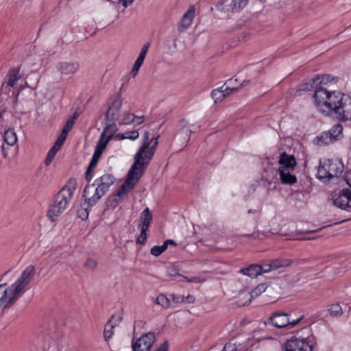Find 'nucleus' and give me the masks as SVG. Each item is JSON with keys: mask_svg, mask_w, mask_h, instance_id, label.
Wrapping results in <instances>:
<instances>
[{"mask_svg": "<svg viewBox=\"0 0 351 351\" xmlns=\"http://www.w3.org/2000/svg\"><path fill=\"white\" fill-rule=\"evenodd\" d=\"M80 68L78 62H60L56 65V69L62 75L75 73Z\"/></svg>", "mask_w": 351, "mask_h": 351, "instance_id": "16", "label": "nucleus"}, {"mask_svg": "<svg viewBox=\"0 0 351 351\" xmlns=\"http://www.w3.org/2000/svg\"><path fill=\"white\" fill-rule=\"evenodd\" d=\"M9 292V288L5 289L3 291V294L0 298V304L1 305L6 300Z\"/></svg>", "mask_w": 351, "mask_h": 351, "instance_id": "54", "label": "nucleus"}, {"mask_svg": "<svg viewBox=\"0 0 351 351\" xmlns=\"http://www.w3.org/2000/svg\"><path fill=\"white\" fill-rule=\"evenodd\" d=\"M195 15V9L193 6H191L186 12L184 14L180 22L179 30L181 31L180 27H181L183 29H187L192 23L193 19Z\"/></svg>", "mask_w": 351, "mask_h": 351, "instance_id": "21", "label": "nucleus"}, {"mask_svg": "<svg viewBox=\"0 0 351 351\" xmlns=\"http://www.w3.org/2000/svg\"><path fill=\"white\" fill-rule=\"evenodd\" d=\"M147 228H141V233L140 234L138 235V237H137V239H136V243L137 244H140V245H144L145 241H146V239H147Z\"/></svg>", "mask_w": 351, "mask_h": 351, "instance_id": "41", "label": "nucleus"}, {"mask_svg": "<svg viewBox=\"0 0 351 351\" xmlns=\"http://www.w3.org/2000/svg\"><path fill=\"white\" fill-rule=\"evenodd\" d=\"M167 249V247L166 245V243H163V244L162 245H155L153 247H152V249L150 250V253L152 255H153L154 256H159Z\"/></svg>", "mask_w": 351, "mask_h": 351, "instance_id": "39", "label": "nucleus"}, {"mask_svg": "<svg viewBox=\"0 0 351 351\" xmlns=\"http://www.w3.org/2000/svg\"><path fill=\"white\" fill-rule=\"evenodd\" d=\"M133 114L132 113H124L123 118L121 119V121L119 122L120 125H128L132 123L133 121Z\"/></svg>", "mask_w": 351, "mask_h": 351, "instance_id": "43", "label": "nucleus"}, {"mask_svg": "<svg viewBox=\"0 0 351 351\" xmlns=\"http://www.w3.org/2000/svg\"><path fill=\"white\" fill-rule=\"evenodd\" d=\"M93 169H90L88 167H87V169L85 172V179L88 182H89L93 178Z\"/></svg>", "mask_w": 351, "mask_h": 351, "instance_id": "52", "label": "nucleus"}, {"mask_svg": "<svg viewBox=\"0 0 351 351\" xmlns=\"http://www.w3.org/2000/svg\"><path fill=\"white\" fill-rule=\"evenodd\" d=\"M220 88H222V90L223 91V93H224V98L230 95L233 93H236L239 90V87H230L226 85L221 86Z\"/></svg>", "mask_w": 351, "mask_h": 351, "instance_id": "42", "label": "nucleus"}, {"mask_svg": "<svg viewBox=\"0 0 351 351\" xmlns=\"http://www.w3.org/2000/svg\"><path fill=\"white\" fill-rule=\"evenodd\" d=\"M318 86V84L313 82V78L308 82L302 84L296 92L299 91H310L312 89H315Z\"/></svg>", "mask_w": 351, "mask_h": 351, "instance_id": "38", "label": "nucleus"}, {"mask_svg": "<svg viewBox=\"0 0 351 351\" xmlns=\"http://www.w3.org/2000/svg\"><path fill=\"white\" fill-rule=\"evenodd\" d=\"M126 134H127V136H126L127 139H130L132 141L136 140L139 136V133H138V130H132V131L126 132Z\"/></svg>", "mask_w": 351, "mask_h": 351, "instance_id": "45", "label": "nucleus"}, {"mask_svg": "<svg viewBox=\"0 0 351 351\" xmlns=\"http://www.w3.org/2000/svg\"><path fill=\"white\" fill-rule=\"evenodd\" d=\"M103 152L104 151L101 150V149L95 148L93 157L95 159L99 160Z\"/></svg>", "mask_w": 351, "mask_h": 351, "instance_id": "56", "label": "nucleus"}, {"mask_svg": "<svg viewBox=\"0 0 351 351\" xmlns=\"http://www.w3.org/2000/svg\"><path fill=\"white\" fill-rule=\"evenodd\" d=\"M99 160L92 157L88 167L90 169H93L97 165Z\"/></svg>", "mask_w": 351, "mask_h": 351, "instance_id": "55", "label": "nucleus"}, {"mask_svg": "<svg viewBox=\"0 0 351 351\" xmlns=\"http://www.w3.org/2000/svg\"><path fill=\"white\" fill-rule=\"evenodd\" d=\"M278 163L280 165V167L278 169H293L296 165V160L293 155H288L286 152H282L280 154Z\"/></svg>", "mask_w": 351, "mask_h": 351, "instance_id": "17", "label": "nucleus"}, {"mask_svg": "<svg viewBox=\"0 0 351 351\" xmlns=\"http://www.w3.org/2000/svg\"><path fill=\"white\" fill-rule=\"evenodd\" d=\"M278 171L282 183L285 184H293L297 182L296 176L291 174L289 169H278Z\"/></svg>", "mask_w": 351, "mask_h": 351, "instance_id": "22", "label": "nucleus"}, {"mask_svg": "<svg viewBox=\"0 0 351 351\" xmlns=\"http://www.w3.org/2000/svg\"><path fill=\"white\" fill-rule=\"evenodd\" d=\"M291 264V261L289 259H274L271 260L269 263H265L262 265H259V267L261 270V274H263L264 273H267L281 267H288Z\"/></svg>", "mask_w": 351, "mask_h": 351, "instance_id": "13", "label": "nucleus"}, {"mask_svg": "<svg viewBox=\"0 0 351 351\" xmlns=\"http://www.w3.org/2000/svg\"><path fill=\"white\" fill-rule=\"evenodd\" d=\"M111 123H106V126L104 128L102 132L106 134L109 133V136L112 137L113 134L118 130L117 125L114 123V121H111Z\"/></svg>", "mask_w": 351, "mask_h": 351, "instance_id": "40", "label": "nucleus"}, {"mask_svg": "<svg viewBox=\"0 0 351 351\" xmlns=\"http://www.w3.org/2000/svg\"><path fill=\"white\" fill-rule=\"evenodd\" d=\"M77 181L70 178L66 184L59 190L50 204L47 216L52 222L56 221L60 215L66 209L76 190Z\"/></svg>", "mask_w": 351, "mask_h": 351, "instance_id": "2", "label": "nucleus"}, {"mask_svg": "<svg viewBox=\"0 0 351 351\" xmlns=\"http://www.w3.org/2000/svg\"><path fill=\"white\" fill-rule=\"evenodd\" d=\"M121 198L118 196L116 193L110 195L108 197L106 202L107 209L115 208L121 203Z\"/></svg>", "mask_w": 351, "mask_h": 351, "instance_id": "27", "label": "nucleus"}, {"mask_svg": "<svg viewBox=\"0 0 351 351\" xmlns=\"http://www.w3.org/2000/svg\"><path fill=\"white\" fill-rule=\"evenodd\" d=\"M249 0H232L230 8H232V12L240 11L246 6Z\"/></svg>", "mask_w": 351, "mask_h": 351, "instance_id": "31", "label": "nucleus"}, {"mask_svg": "<svg viewBox=\"0 0 351 351\" xmlns=\"http://www.w3.org/2000/svg\"><path fill=\"white\" fill-rule=\"evenodd\" d=\"M127 134H126V132L125 133H119L116 135V138L118 139V140H123V139H127Z\"/></svg>", "mask_w": 351, "mask_h": 351, "instance_id": "61", "label": "nucleus"}, {"mask_svg": "<svg viewBox=\"0 0 351 351\" xmlns=\"http://www.w3.org/2000/svg\"><path fill=\"white\" fill-rule=\"evenodd\" d=\"M74 123L75 122L73 119H68L63 128L70 131L72 129Z\"/></svg>", "mask_w": 351, "mask_h": 351, "instance_id": "50", "label": "nucleus"}, {"mask_svg": "<svg viewBox=\"0 0 351 351\" xmlns=\"http://www.w3.org/2000/svg\"><path fill=\"white\" fill-rule=\"evenodd\" d=\"M239 272L251 278L257 277L261 274L258 264H252L248 267L241 268Z\"/></svg>", "mask_w": 351, "mask_h": 351, "instance_id": "23", "label": "nucleus"}, {"mask_svg": "<svg viewBox=\"0 0 351 351\" xmlns=\"http://www.w3.org/2000/svg\"><path fill=\"white\" fill-rule=\"evenodd\" d=\"M334 136H331L330 132L328 131L322 132L314 139V143L318 146H325L334 143Z\"/></svg>", "mask_w": 351, "mask_h": 351, "instance_id": "20", "label": "nucleus"}, {"mask_svg": "<svg viewBox=\"0 0 351 351\" xmlns=\"http://www.w3.org/2000/svg\"><path fill=\"white\" fill-rule=\"evenodd\" d=\"M195 301V298L191 295H188L185 297V302L184 303H193Z\"/></svg>", "mask_w": 351, "mask_h": 351, "instance_id": "60", "label": "nucleus"}, {"mask_svg": "<svg viewBox=\"0 0 351 351\" xmlns=\"http://www.w3.org/2000/svg\"><path fill=\"white\" fill-rule=\"evenodd\" d=\"M158 136H157L156 137L152 138V139L150 140V145H149L148 149L146 150V152L144 154V156H143V160L141 162L140 167H141L142 168H143L145 170L148 167V166L150 163V161L152 159V158L155 154V152L156 150V147L158 145Z\"/></svg>", "mask_w": 351, "mask_h": 351, "instance_id": "15", "label": "nucleus"}, {"mask_svg": "<svg viewBox=\"0 0 351 351\" xmlns=\"http://www.w3.org/2000/svg\"><path fill=\"white\" fill-rule=\"evenodd\" d=\"M267 286L266 283H261L256 287H255L250 293V296L252 298H257L263 292L265 291Z\"/></svg>", "mask_w": 351, "mask_h": 351, "instance_id": "37", "label": "nucleus"}, {"mask_svg": "<svg viewBox=\"0 0 351 351\" xmlns=\"http://www.w3.org/2000/svg\"><path fill=\"white\" fill-rule=\"evenodd\" d=\"M35 267L34 265H29L23 271L18 280L12 285V287H16L19 286L21 291L24 292L25 291V287L31 282L35 275Z\"/></svg>", "mask_w": 351, "mask_h": 351, "instance_id": "9", "label": "nucleus"}, {"mask_svg": "<svg viewBox=\"0 0 351 351\" xmlns=\"http://www.w3.org/2000/svg\"><path fill=\"white\" fill-rule=\"evenodd\" d=\"M133 121H132V123L134 125H140L142 123L144 122L145 121V119H144V117L143 116H136L133 114Z\"/></svg>", "mask_w": 351, "mask_h": 351, "instance_id": "49", "label": "nucleus"}, {"mask_svg": "<svg viewBox=\"0 0 351 351\" xmlns=\"http://www.w3.org/2000/svg\"><path fill=\"white\" fill-rule=\"evenodd\" d=\"M187 282H199L201 281L200 278L197 276H193L191 278L184 277Z\"/></svg>", "mask_w": 351, "mask_h": 351, "instance_id": "57", "label": "nucleus"}, {"mask_svg": "<svg viewBox=\"0 0 351 351\" xmlns=\"http://www.w3.org/2000/svg\"><path fill=\"white\" fill-rule=\"evenodd\" d=\"M164 243H166V245H167V247H168L169 245H172L173 246H176L177 245V243H176V241L174 240H173V239H167V240L164 241Z\"/></svg>", "mask_w": 351, "mask_h": 351, "instance_id": "63", "label": "nucleus"}, {"mask_svg": "<svg viewBox=\"0 0 351 351\" xmlns=\"http://www.w3.org/2000/svg\"><path fill=\"white\" fill-rule=\"evenodd\" d=\"M122 3V5L124 8H127L128 5L132 4L134 2V0H119Z\"/></svg>", "mask_w": 351, "mask_h": 351, "instance_id": "59", "label": "nucleus"}, {"mask_svg": "<svg viewBox=\"0 0 351 351\" xmlns=\"http://www.w3.org/2000/svg\"><path fill=\"white\" fill-rule=\"evenodd\" d=\"M111 139V136H106V134L104 132L101 133L100 136V138L98 141L96 147L98 149H101V150L104 151L107 146L108 141Z\"/></svg>", "mask_w": 351, "mask_h": 351, "instance_id": "34", "label": "nucleus"}, {"mask_svg": "<svg viewBox=\"0 0 351 351\" xmlns=\"http://www.w3.org/2000/svg\"><path fill=\"white\" fill-rule=\"evenodd\" d=\"M141 218L143 219L141 228H149L150 223L152 220V215L148 208H146L141 214Z\"/></svg>", "mask_w": 351, "mask_h": 351, "instance_id": "29", "label": "nucleus"}, {"mask_svg": "<svg viewBox=\"0 0 351 351\" xmlns=\"http://www.w3.org/2000/svg\"><path fill=\"white\" fill-rule=\"evenodd\" d=\"M21 65H19L17 67L11 68L7 75V81L3 82L1 84V91L9 93L11 88L14 87L16 82L21 78L19 71L21 70Z\"/></svg>", "mask_w": 351, "mask_h": 351, "instance_id": "10", "label": "nucleus"}, {"mask_svg": "<svg viewBox=\"0 0 351 351\" xmlns=\"http://www.w3.org/2000/svg\"><path fill=\"white\" fill-rule=\"evenodd\" d=\"M123 319L122 311L117 314H114L111 316L110 319L107 323V327H110L113 329L116 325H117Z\"/></svg>", "mask_w": 351, "mask_h": 351, "instance_id": "30", "label": "nucleus"}, {"mask_svg": "<svg viewBox=\"0 0 351 351\" xmlns=\"http://www.w3.org/2000/svg\"><path fill=\"white\" fill-rule=\"evenodd\" d=\"M21 289L19 288V286L16 287H12L11 285L9 287L8 295H11V296L8 298L7 302L3 306V310L10 308L19 299V298L23 293Z\"/></svg>", "mask_w": 351, "mask_h": 351, "instance_id": "18", "label": "nucleus"}, {"mask_svg": "<svg viewBox=\"0 0 351 351\" xmlns=\"http://www.w3.org/2000/svg\"><path fill=\"white\" fill-rule=\"evenodd\" d=\"M223 91L222 90V88H217L215 89H213L210 93V96L212 99L214 100L215 103L221 102L222 101L224 98V93H223Z\"/></svg>", "mask_w": 351, "mask_h": 351, "instance_id": "32", "label": "nucleus"}, {"mask_svg": "<svg viewBox=\"0 0 351 351\" xmlns=\"http://www.w3.org/2000/svg\"><path fill=\"white\" fill-rule=\"evenodd\" d=\"M4 141L8 145H14L17 142L16 134L13 128H9L5 131L3 135Z\"/></svg>", "mask_w": 351, "mask_h": 351, "instance_id": "25", "label": "nucleus"}, {"mask_svg": "<svg viewBox=\"0 0 351 351\" xmlns=\"http://www.w3.org/2000/svg\"><path fill=\"white\" fill-rule=\"evenodd\" d=\"M328 132H330L331 136H334V141L341 139L343 137V126L341 123H338L332 125L330 130Z\"/></svg>", "mask_w": 351, "mask_h": 351, "instance_id": "28", "label": "nucleus"}, {"mask_svg": "<svg viewBox=\"0 0 351 351\" xmlns=\"http://www.w3.org/2000/svg\"><path fill=\"white\" fill-rule=\"evenodd\" d=\"M237 348L235 344L231 343H227L225 344L221 351H237Z\"/></svg>", "mask_w": 351, "mask_h": 351, "instance_id": "48", "label": "nucleus"}, {"mask_svg": "<svg viewBox=\"0 0 351 351\" xmlns=\"http://www.w3.org/2000/svg\"><path fill=\"white\" fill-rule=\"evenodd\" d=\"M285 351H313V344L308 338L293 336L285 343Z\"/></svg>", "mask_w": 351, "mask_h": 351, "instance_id": "6", "label": "nucleus"}, {"mask_svg": "<svg viewBox=\"0 0 351 351\" xmlns=\"http://www.w3.org/2000/svg\"><path fill=\"white\" fill-rule=\"evenodd\" d=\"M155 302L156 304L162 306L165 308H168L171 304L170 300L162 293L158 295Z\"/></svg>", "mask_w": 351, "mask_h": 351, "instance_id": "36", "label": "nucleus"}, {"mask_svg": "<svg viewBox=\"0 0 351 351\" xmlns=\"http://www.w3.org/2000/svg\"><path fill=\"white\" fill-rule=\"evenodd\" d=\"M324 164L328 173L330 174L331 179L339 178L341 176L344 169V165L341 160L327 159L324 162Z\"/></svg>", "mask_w": 351, "mask_h": 351, "instance_id": "12", "label": "nucleus"}, {"mask_svg": "<svg viewBox=\"0 0 351 351\" xmlns=\"http://www.w3.org/2000/svg\"><path fill=\"white\" fill-rule=\"evenodd\" d=\"M116 178L110 173H105L95 180L93 184L86 185L82 197L90 196V205H95L98 201L109 191L110 187L115 182Z\"/></svg>", "mask_w": 351, "mask_h": 351, "instance_id": "3", "label": "nucleus"}, {"mask_svg": "<svg viewBox=\"0 0 351 351\" xmlns=\"http://www.w3.org/2000/svg\"><path fill=\"white\" fill-rule=\"evenodd\" d=\"M315 104L322 114L339 121L351 119V97L341 92H329L323 86H317L313 94Z\"/></svg>", "mask_w": 351, "mask_h": 351, "instance_id": "1", "label": "nucleus"}, {"mask_svg": "<svg viewBox=\"0 0 351 351\" xmlns=\"http://www.w3.org/2000/svg\"><path fill=\"white\" fill-rule=\"evenodd\" d=\"M303 318L304 316L302 315L296 319H291L289 314L281 311H276L272 313L267 319V323L278 328L287 326L292 328L300 323Z\"/></svg>", "mask_w": 351, "mask_h": 351, "instance_id": "5", "label": "nucleus"}, {"mask_svg": "<svg viewBox=\"0 0 351 351\" xmlns=\"http://www.w3.org/2000/svg\"><path fill=\"white\" fill-rule=\"evenodd\" d=\"M328 311L330 316L335 317H340L343 313L341 306L339 304H331Z\"/></svg>", "mask_w": 351, "mask_h": 351, "instance_id": "35", "label": "nucleus"}, {"mask_svg": "<svg viewBox=\"0 0 351 351\" xmlns=\"http://www.w3.org/2000/svg\"><path fill=\"white\" fill-rule=\"evenodd\" d=\"M155 340L154 332H149L145 333L135 341H132V351H151Z\"/></svg>", "mask_w": 351, "mask_h": 351, "instance_id": "8", "label": "nucleus"}, {"mask_svg": "<svg viewBox=\"0 0 351 351\" xmlns=\"http://www.w3.org/2000/svg\"><path fill=\"white\" fill-rule=\"evenodd\" d=\"M169 342L165 340L160 346L157 348V351H168Z\"/></svg>", "mask_w": 351, "mask_h": 351, "instance_id": "53", "label": "nucleus"}, {"mask_svg": "<svg viewBox=\"0 0 351 351\" xmlns=\"http://www.w3.org/2000/svg\"><path fill=\"white\" fill-rule=\"evenodd\" d=\"M317 178L322 181L323 182H328L331 180L330 174H328L326 168L324 167V164L321 162L319 160V165L317 169Z\"/></svg>", "mask_w": 351, "mask_h": 351, "instance_id": "24", "label": "nucleus"}, {"mask_svg": "<svg viewBox=\"0 0 351 351\" xmlns=\"http://www.w3.org/2000/svg\"><path fill=\"white\" fill-rule=\"evenodd\" d=\"M55 156L56 155H53L51 152H48V153L47 154V156L45 158V165H49L52 162V160H53Z\"/></svg>", "mask_w": 351, "mask_h": 351, "instance_id": "51", "label": "nucleus"}, {"mask_svg": "<svg viewBox=\"0 0 351 351\" xmlns=\"http://www.w3.org/2000/svg\"><path fill=\"white\" fill-rule=\"evenodd\" d=\"M228 0H215V8L221 12H230L232 8H230V4H226Z\"/></svg>", "mask_w": 351, "mask_h": 351, "instance_id": "33", "label": "nucleus"}, {"mask_svg": "<svg viewBox=\"0 0 351 351\" xmlns=\"http://www.w3.org/2000/svg\"><path fill=\"white\" fill-rule=\"evenodd\" d=\"M90 197V195L88 197H83V198H84V202L80 204V207L77 210V217L82 220H86L88 219L90 210L94 206L89 204L88 199Z\"/></svg>", "mask_w": 351, "mask_h": 351, "instance_id": "19", "label": "nucleus"}, {"mask_svg": "<svg viewBox=\"0 0 351 351\" xmlns=\"http://www.w3.org/2000/svg\"><path fill=\"white\" fill-rule=\"evenodd\" d=\"M63 142L60 140H59L58 138L56 140L54 144H53V146L57 147L58 149H60L62 145H63Z\"/></svg>", "mask_w": 351, "mask_h": 351, "instance_id": "62", "label": "nucleus"}, {"mask_svg": "<svg viewBox=\"0 0 351 351\" xmlns=\"http://www.w3.org/2000/svg\"><path fill=\"white\" fill-rule=\"evenodd\" d=\"M237 81H238L237 78H235L234 80H233L232 78H230V79L228 80L225 82L224 85L228 86H230V87H234L233 86H234V82H237Z\"/></svg>", "mask_w": 351, "mask_h": 351, "instance_id": "58", "label": "nucleus"}, {"mask_svg": "<svg viewBox=\"0 0 351 351\" xmlns=\"http://www.w3.org/2000/svg\"><path fill=\"white\" fill-rule=\"evenodd\" d=\"M150 46L149 43H146L142 47L141 51L142 52L147 53L149 47Z\"/></svg>", "mask_w": 351, "mask_h": 351, "instance_id": "64", "label": "nucleus"}, {"mask_svg": "<svg viewBox=\"0 0 351 351\" xmlns=\"http://www.w3.org/2000/svg\"><path fill=\"white\" fill-rule=\"evenodd\" d=\"M122 103L123 100L121 98V97H116V98L112 101V102L108 106V108L105 117L106 121H115L119 120Z\"/></svg>", "mask_w": 351, "mask_h": 351, "instance_id": "11", "label": "nucleus"}, {"mask_svg": "<svg viewBox=\"0 0 351 351\" xmlns=\"http://www.w3.org/2000/svg\"><path fill=\"white\" fill-rule=\"evenodd\" d=\"M97 262L91 258H88L86 259V261L84 262L83 266L85 268L90 269H95L97 266Z\"/></svg>", "mask_w": 351, "mask_h": 351, "instance_id": "44", "label": "nucleus"}, {"mask_svg": "<svg viewBox=\"0 0 351 351\" xmlns=\"http://www.w3.org/2000/svg\"><path fill=\"white\" fill-rule=\"evenodd\" d=\"M172 300L174 303H184L185 302V297L179 295H171Z\"/></svg>", "mask_w": 351, "mask_h": 351, "instance_id": "47", "label": "nucleus"}, {"mask_svg": "<svg viewBox=\"0 0 351 351\" xmlns=\"http://www.w3.org/2000/svg\"><path fill=\"white\" fill-rule=\"evenodd\" d=\"M145 171L141 167L133 163L128 173L127 179L121 185L116 194L122 199L124 195L134 188Z\"/></svg>", "mask_w": 351, "mask_h": 351, "instance_id": "4", "label": "nucleus"}, {"mask_svg": "<svg viewBox=\"0 0 351 351\" xmlns=\"http://www.w3.org/2000/svg\"><path fill=\"white\" fill-rule=\"evenodd\" d=\"M334 79V77L330 74L317 75L313 78V82L318 84L319 86L324 87V85L332 82Z\"/></svg>", "mask_w": 351, "mask_h": 351, "instance_id": "26", "label": "nucleus"}, {"mask_svg": "<svg viewBox=\"0 0 351 351\" xmlns=\"http://www.w3.org/2000/svg\"><path fill=\"white\" fill-rule=\"evenodd\" d=\"M332 204L337 208L351 212V191L350 189H343L332 197Z\"/></svg>", "mask_w": 351, "mask_h": 351, "instance_id": "7", "label": "nucleus"}, {"mask_svg": "<svg viewBox=\"0 0 351 351\" xmlns=\"http://www.w3.org/2000/svg\"><path fill=\"white\" fill-rule=\"evenodd\" d=\"M113 332L112 329L110 327H107V324L105 326L104 331V337L106 340L110 339L112 336Z\"/></svg>", "mask_w": 351, "mask_h": 351, "instance_id": "46", "label": "nucleus"}, {"mask_svg": "<svg viewBox=\"0 0 351 351\" xmlns=\"http://www.w3.org/2000/svg\"><path fill=\"white\" fill-rule=\"evenodd\" d=\"M149 135L150 134L149 131H145L144 132L141 145L134 156V164L138 166L141 165V162L143 160L144 154L150 145Z\"/></svg>", "mask_w": 351, "mask_h": 351, "instance_id": "14", "label": "nucleus"}]
</instances>
